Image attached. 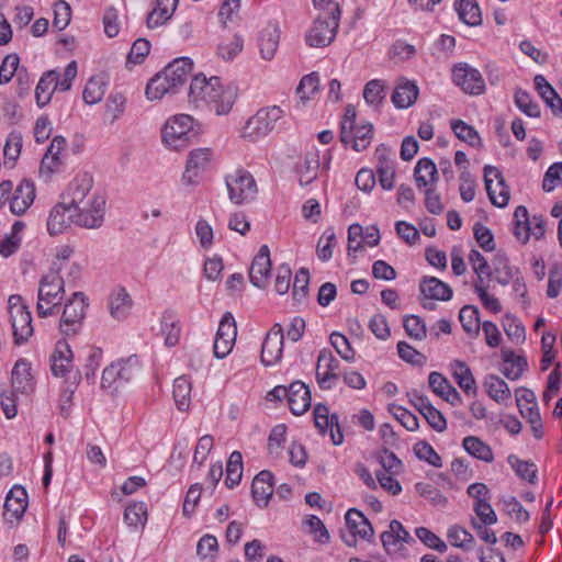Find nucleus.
I'll return each mask as SVG.
<instances>
[{"instance_id": "aec40b11", "label": "nucleus", "mask_w": 562, "mask_h": 562, "mask_svg": "<svg viewBox=\"0 0 562 562\" xmlns=\"http://www.w3.org/2000/svg\"><path fill=\"white\" fill-rule=\"evenodd\" d=\"M271 272L270 250L267 245L260 247L254 258L249 269V280L251 284L259 289H265L268 284Z\"/></svg>"}, {"instance_id": "e433bc0d", "label": "nucleus", "mask_w": 562, "mask_h": 562, "mask_svg": "<svg viewBox=\"0 0 562 562\" xmlns=\"http://www.w3.org/2000/svg\"><path fill=\"white\" fill-rule=\"evenodd\" d=\"M452 375L460 386L467 394H476V382L468 367V364L460 360H454L451 363Z\"/></svg>"}, {"instance_id": "f8f14e48", "label": "nucleus", "mask_w": 562, "mask_h": 562, "mask_svg": "<svg viewBox=\"0 0 562 562\" xmlns=\"http://www.w3.org/2000/svg\"><path fill=\"white\" fill-rule=\"evenodd\" d=\"M237 326L233 315L227 312L223 315L214 340L213 352L218 359L228 356L235 345Z\"/></svg>"}, {"instance_id": "603ef678", "label": "nucleus", "mask_w": 562, "mask_h": 562, "mask_svg": "<svg viewBox=\"0 0 562 562\" xmlns=\"http://www.w3.org/2000/svg\"><path fill=\"white\" fill-rule=\"evenodd\" d=\"M448 540L451 546L463 550H470L474 544V537L461 526H452L448 530Z\"/></svg>"}, {"instance_id": "cd10ccee", "label": "nucleus", "mask_w": 562, "mask_h": 562, "mask_svg": "<svg viewBox=\"0 0 562 562\" xmlns=\"http://www.w3.org/2000/svg\"><path fill=\"white\" fill-rule=\"evenodd\" d=\"M350 533L370 541L374 536V529L367 517L358 509L351 508L345 516Z\"/></svg>"}, {"instance_id": "79ce46f5", "label": "nucleus", "mask_w": 562, "mask_h": 562, "mask_svg": "<svg viewBox=\"0 0 562 562\" xmlns=\"http://www.w3.org/2000/svg\"><path fill=\"white\" fill-rule=\"evenodd\" d=\"M454 8L465 24L474 26L481 23V11L475 0H457Z\"/></svg>"}, {"instance_id": "052dcab7", "label": "nucleus", "mask_w": 562, "mask_h": 562, "mask_svg": "<svg viewBox=\"0 0 562 562\" xmlns=\"http://www.w3.org/2000/svg\"><path fill=\"white\" fill-rule=\"evenodd\" d=\"M508 462L518 476L530 483H535L537 479V468L535 463L520 460L515 456H509Z\"/></svg>"}, {"instance_id": "6e6d98bb", "label": "nucleus", "mask_w": 562, "mask_h": 562, "mask_svg": "<svg viewBox=\"0 0 562 562\" xmlns=\"http://www.w3.org/2000/svg\"><path fill=\"white\" fill-rule=\"evenodd\" d=\"M459 319L463 329L469 334L480 330L479 310L473 305H465L460 310Z\"/></svg>"}, {"instance_id": "bb28decb", "label": "nucleus", "mask_w": 562, "mask_h": 562, "mask_svg": "<svg viewBox=\"0 0 562 562\" xmlns=\"http://www.w3.org/2000/svg\"><path fill=\"white\" fill-rule=\"evenodd\" d=\"M273 475L270 471L263 470L258 473L251 484V493L254 501L260 507L268 505L270 497L273 494Z\"/></svg>"}, {"instance_id": "f704fd0d", "label": "nucleus", "mask_w": 562, "mask_h": 562, "mask_svg": "<svg viewBox=\"0 0 562 562\" xmlns=\"http://www.w3.org/2000/svg\"><path fill=\"white\" fill-rule=\"evenodd\" d=\"M319 154L317 150L308 151L303 161L297 165L299 181L301 186L313 182L318 175Z\"/></svg>"}, {"instance_id": "412c9836", "label": "nucleus", "mask_w": 562, "mask_h": 562, "mask_svg": "<svg viewBox=\"0 0 562 562\" xmlns=\"http://www.w3.org/2000/svg\"><path fill=\"white\" fill-rule=\"evenodd\" d=\"M314 420L315 426L319 429L322 434H325L329 429L330 438L334 445L338 446L342 442L344 436L338 425V417L337 415L329 416V411L327 406L322 404L315 406Z\"/></svg>"}, {"instance_id": "5fc2aeb1", "label": "nucleus", "mask_w": 562, "mask_h": 562, "mask_svg": "<svg viewBox=\"0 0 562 562\" xmlns=\"http://www.w3.org/2000/svg\"><path fill=\"white\" fill-rule=\"evenodd\" d=\"M126 99L121 93L110 94L105 103V119L113 124L122 116L125 110Z\"/></svg>"}, {"instance_id": "49530a36", "label": "nucleus", "mask_w": 562, "mask_h": 562, "mask_svg": "<svg viewBox=\"0 0 562 562\" xmlns=\"http://www.w3.org/2000/svg\"><path fill=\"white\" fill-rule=\"evenodd\" d=\"M243 475V456L239 451H233L226 464L225 484L228 488L237 485Z\"/></svg>"}, {"instance_id": "dca6fc26", "label": "nucleus", "mask_w": 562, "mask_h": 562, "mask_svg": "<svg viewBox=\"0 0 562 562\" xmlns=\"http://www.w3.org/2000/svg\"><path fill=\"white\" fill-rule=\"evenodd\" d=\"M484 182L491 202L498 207L506 206L509 200V191L505 186L502 172L496 167L485 166Z\"/></svg>"}, {"instance_id": "f257e3e1", "label": "nucleus", "mask_w": 562, "mask_h": 562, "mask_svg": "<svg viewBox=\"0 0 562 562\" xmlns=\"http://www.w3.org/2000/svg\"><path fill=\"white\" fill-rule=\"evenodd\" d=\"M189 102L196 109H210L217 115L227 114L235 103L236 89L224 87L220 77L206 78L203 74L195 75L189 87Z\"/></svg>"}, {"instance_id": "20e7f679", "label": "nucleus", "mask_w": 562, "mask_h": 562, "mask_svg": "<svg viewBox=\"0 0 562 562\" xmlns=\"http://www.w3.org/2000/svg\"><path fill=\"white\" fill-rule=\"evenodd\" d=\"M282 117L283 110L280 106L262 108L246 121L240 136L249 142H256L271 133Z\"/></svg>"}, {"instance_id": "774afa93", "label": "nucleus", "mask_w": 562, "mask_h": 562, "mask_svg": "<svg viewBox=\"0 0 562 562\" xmlns=\"http://www.w3.org/2000/svg\"><path fill=\"white\" fill-rule=\"evenodd\" d=\"M389 412L409 431H415L418 428L417 417L405 409L404 407L391 404Z\"/></svg>"}, {"instance_id": "39448f33", "label": "nucleus", "mask_w": 562, "mask_h": 562, "mask_svg": "<svg viewBox=\"0 0 562 562\" xmlns=\"http://www.w3.org/2000/svg\"><path fill=\"white\" fill-rule=\"evenodd\" d=\"M225 184L229 201L236 205L250 203L258 193V186L254 176L243 168L227 173Z\"/></svg>"}, {"instance_id": "8fccbe9b", "label": "nucleus", "mask_w": 562, "mask_h": 562, "mask_svg": "<svg viewBox=\"0 0 562 562\" xmlns=\"http://www.w3.org/2000/svg\"><path fill=\"white\" fill-rule=\"evenodd\" d=\"M124 521L130 527H144L147 521V507L143 502L130 504L124 510Z\"/></svg>"}, {"instance_id": "680f3d73", "label": "nucleus", "mask_w": 562, "mask_h": 562, "mask_svg": "<svg viewBox=\"0 0 562 562\" xmlns=\"http://www.w3.org/2000/svg\"><path fill=\"white\" fill-rule=\"evenodd\" d=\"M414 452L419 460L426 461L435 468L442 467L441 457L426 441H419L414 446Z\"/></svg>"}, {"instance_id": "37998d69", "label": "nucleus", "mask_w": 562, "mask_h": 562, "mask_svg": "<svg viewBox=\"0 0 562 562\" xmlns=\"http://www.w3.org/2000/svg\"><path fill=\"white\" fill-rule=\"evenodd\" d=\"M386 98V86L380 79H373L367 82L363 89V99L364 101L378 109Z\"/></svg>"}, {"instance_id": "6e6552de", "label": "nucleus", "mask_w": 562, "mask_h": 562, "mask_svg": "<svg viewBox=\"0 0 562 562\" xmlns=\"http://www.w3.org/2000/svg\"><path fill=\"white\" fill-rule=\"evenodd\" d=\"M8 305L14 340L16 345H21L33 334L32 316L21 295H10Z\"/></svg>"}, {"instance_id": "7c9ffc66", "label": "nucleus", "mask_w": 562, "mask_h": 562, "mask_svg": "<svg viewBox=\"0 0 562 562\" xmlns=\"http://www.w3.org/2000/svg\"><path fill=\"white\" fill-rule=\"evenodd\" d=\"M419 290L429 300L448 301L452 297L451 288L435 277H425L419 284Z\"/></svg>"}, {"instance_id": "f03ea898", "label": "nucleus", "mask_w": 562, "mask_h": 562, "mask_svg": "<svg viewBox=\"0 0 562 562\" xmlns=\"http://www.w3.org/2000/svg\"><path fill=\"white\" fill-rule=\"evenodd\" d=\"M63 267L53 263V267L45 273L38 285L36 312L40 317H47L55 314L56 308L64 297V280L60 276Z\"/></svg>"}, {"instance_id": "72a5a7b5", "label": "nucleus", "mask_w": 562, "mask_h": 562, "mask_svg": "<svg viewBox=\"0 0 562 562\" xmlns=\"http://www.w3.org/2000/svg\"><path fill=\"white\" fill-rule=\"evenodd\" d=\"M27 508V493L20 485L13 486L7 495L4 509L15 519H20Z\"/></svg>"}, {"instance_id": "c9c22d12", "label": "nucleus", "mask_w": 562, "mask_h": 562, "mask_svg": "<svg viewBox=\"0 0 562 562\" xmlns=\"http://www.w3.org/2000/svg\"><path fill=\"white\" fill-rule=\"evenodd\" d=\"M414 178L418 188L432 186L438 179L435 162L429 158H422L414 168Z\"/></svg>"}, {"instance_id": "c756f323", "label": "nucleus", "mask_w": 562, "mask_h": 562, "mask_svg": "<svg viewBox=\"0 0 562 562\" xmlns=\"http://www.w3.org/2000/svg\"><path fill=\"white\" fill-rule=\"evenodd\" d=\"M418 92L419 89L414 81L404 79L395 87L392 102L397 109H407L416 102Z\"/></svg>"}, {"instance_id": "5701e85b", "label": "nucleus", "mask_w": 562, "mask_h": 562, "mask_svg": "<svg viewBox=\"0 0 562 562\" xmlns=\"http://www.w3.org/2000/svg\"><path fill=\"white\" fill-rule=\"evenodd\" d=\"M193 61L188 57L177 58L164 68L162 74L175 87L176 91L179 87L183 86L191 74Z\"/></svg>"}, {"instance_id": "a18cd8bd", "label": "nucleus", "mask_w": 562, "mask_h": 562, "mask_svg": "<svg viewBox=\"0 0 562 562\" xmlns=\"http://www.w3.org/2000/svg\"><path fill=\"white\" fill-rule=\"evenodd\" d=\"M172 394L178 409L188 411L191 403V382L186 376L175 380Z\"/></svg>"}, {"instance_id": "4c0bfd02", "label": "nucleus", "mask_w": 562, "mask_h": 562, "mask_svg": "<svg viewBox=\"0 0 562 562\" xmlns=\"http://www.w3.org/2000/svg\"><path fill=\"white\" fill-rule=\"evenodd\" d=\"M176 89L170 85V81L162 74V71L156 74L146 86V97L148 100H160L166 94L176 93Z\"/></svg>"}, {"instance_id": "338daca9", "label": "nucleus", "mask_w": 562, "mask_h": 562, "mask_svg": "<svg viewBox=\"0 0 562 562\" xmlns=\"http://www.w3.org/2000/svg\"><path fill=\"white\" fill-rule=\"evenodd\" d=\"M308 283H310V272L305 268H301L295 277L293 282V291L292 295L293 299L297 302H302L306 295L308 290Z\"/></svg>"}, {"instance_id": "c85d7f7f", "label": "nucleus", "mask_w": 562, "mask_h": 562, "mask_svg": "<svg viewBox=\"0 0 562 562\" xmlns=\"http://www.w3.org/2000/svg\"><path fill=\"white\" fill-rule=\"evenodd\" d=\"M13 392L26 394L33 390L31 364L25 359L15 362L11 378Z\"/></svg>"}, {"instance_id": "4be33fe9", "label": "nucleus", "mask_w": 562, "mask_h": 562, "mask_svg": "<svg viewBox=\"0 0 562 562\" xmlns=\"http://www.w3.org/2000/svg\"><path fill=\"white\" fill-rule=\"evenodd\" d=\"M280 27L277 23H269L258 36L260 57L265 60H272L280 42Z\"/></svg>"}, {"instance_id": "ddd939ff", "label": "nucleus", "mask_w": 562, "mask_h": 562, "mask_svg": "<svg viewBox=\"0 0 562 562\" xmlns=\"http://www.w3.org/2000/svg\"><path fill=\"white\" fill-rule=\"evenodd\" d=\"M381 542L387 554L396 555L405 550L406 544H413L416 540L401 521L394 519L390 521L389 528L381 533Z\"/></svg>"}, {"instance_id": "a19ab883", "label": "nucleus", "mask_w": 562, "mask_h": 562, "mask_svg": "<svg viewBox=\"0 0 562 562\" xmlns=\"http://www.w3.org/2000/svg\"><path fill=\"white\" fill-rule=\"evenodd\" d=\"M56 70L45 72L35 89V99L38 106H45L52 99L55 88Z\"/></svg>"}, {"instance_id": "b1692460", "label": "nucleus", "mask_w": 562, "mask_h": 562, "mask_svg": "<svg viewBox=\"0 0 562 562\" xmlns=\"http://www.w3.org/2000/svg\"><path fill=\"white\" fill-rule=\"evenodd\" d=\"M35 199V186L29 180H23L15 189L10 201V210L15 215H22L32 205Z\"/></svg>"}, {"instance_id": "c03bdc74", "label": "nucleus", "mask_w": 562, "mask_h": 562, "mask_svg": "<svg viewBox=\"0 0 562 562\" xmlns=\"http://www.w3.org/2000/svg\"><path fill=\"white\" fill-rule=\"evenodd\" d=\"M462 446L464 450L470 453L472 457L485 461L492 462L494 457L492 449L485 442H483L480 438L474 436H468L463 439Z\"/></svg>"}, {"instance_id": "09e8293b", "label": "nucleus", "mask_w": 562, "mask_h": 562, "mask_svg": "<svg viewBox=\"0 0 562 562\" xmlns=\"http://www.w3.org/2000/svg\"><path fill=\"white\" fill-rule=\"evenodd\" d=\"M243 37L234 34L218 44L217 55L224 60H233L243 50Z\"/></svg>"}, {"instance_id": "a211bd4d", "label": "nucleus", "mask_w": 562, "mask_h": 562, "mask_svg": "<svg viewBox=\"0 0 562 562\" xmlns=\"http://www.w3.org/2000/svg\"><path fill=\"white\" fill-rule=\"evenodd\" d=\"M283 328L276 324L266 335L261 348V361L265 366L276 364L283 352Z\"/></svg>"}, {"instance_id": "9b49d317", "label": "nucleus", "mask_w": 562, "mask_h": 562, "mask_svg": "<svg viewBox=\"0 0 562 562\" xmlns=\"http://www.w3.org/2000/svg\"><path fill=\"white\" fill-rule=\"evenodd\" d=\"M50 370L56 378L65 380L71 379L75 384L80 381V373L74 372V355L69 345L60 340L56 344V347L50 356Z\"/></svg>"}, {"instance_id": "864d4df0", "label": "nucleus", "mask_w": 562, "mask_h": 562, "mask_svg": "<svg viewBox=\"0 0 562 562\" xmlns=\"http://www.w3.org/2000/svg\"><path fill=\"white\" fill-rule=\"evenodd\" d=\"M105 93V83L102 78L92 77L88 80L82 98L87 104H95L100 102Z\"/></svg>"}, {"instance_id": "4468645a", "label": "nucleus", "mask_w": 562, "mask_h": 562, "mask_svg": "<svg viewBox=\"0 0 562 562\" xmlns=\"http://www.w3.org/2000/svg\"><path fill=\"white\" fill-rule=\"evenodd\" d=\"M213 151L211 148H196L189 153L186 169L182 175V182L188 186L199 183L201 175L207 170Z\"/></svg>"}, {"instance_id": "393cba45", "label": "nucleus", "mask_w": 562, "mask_h": 562, "mask_svg": "<svg viewBox=\"0 0 562 562\" xmlns=\"http://www.w3.org/2000/svg\"><path fill=\"white\" fill-rule=\"evenodd\" d=\"M66 201L56 204L47 218V231L54 236L63 233L72 222V210H69Z\"/></svg>"}, {"instance_id": "de8ad7c7", "label": "nucleus", "mask_w": 562, "mask_h": 562, "mask_svg": "<svg viewBox=\"0 0 562 562\" xmlns=\"http://www.w3.org/2000/svg\"><path fill=\"white\" fill-rule=\"evenodd\" d=\"M161 334L165 336V345L173 347L179 342V321L172 313H165L161 319Z\"/></svg>"}, {"instance_id": "0e129e2a", "label": "nucleus", "mask_w": 562, "mask_h": 562, "mask_svg": "<svg viewBox=\"0 0 562 562\" xmlns=\"http://www.w3.org/2000/svg\"><path fill=\"white\" fill-rule=\"evenodd\" d=\"M403 326L406 334L416 340L426 338L427 329L425 323L416 315H409L404 318Z\"/></svg>"}, {"instance_id": "bf43d9fd", "label": "nucleus", "mask_w": 562, "mask_h": 562, "mask_svg": "<svg viewBox=\"0 0 562 562\" xmlns=\"http://www.w3.org/2000/svg\"><path fill=\"white\" fill-rule=\"evenodd\" d=\"M337 239L333 228H327L321 236L316 254L319 260L328 261L333 256V248L336 246Z\"/></svg>"}, {"instance_id": "473e14b6", "label": "nucleus", "mask_w": 562, "mask_h": 562, "mask_svg": "<svg viewBox=\"0 0 562 562\" xmlns=\"http://www.w3.org/2000/svg\"><path fill=\"white\" fill-rule=\"evenodd\" d=\"M535 86L552 113L562 119V99L542 75L535 77Z\"/></svg>"}, {"instance_id": "2f4dec72", "label": "nucleus", "mask_w": 562, "mask_h": 562, "mask_svg": "<svg viewBox=\"0 0 562 562\" xmlns=\"http://www.w3.org/2000/svg\"><path fill=\"white\" fill-rule=\"evenodd\" d=\"M483 386L487 395L498 404H507L512 400L508 384L496 374H487Z\"/></svg>"}, {"instance_id": "6ab92c4d", "label": "nucleus", "mask_w": 562, "mask_h": 562, "mask_svg": "<svg viewBox=\"0 0 562 562\" xmlns=\"http://www.w3.org/2000/svg\"><path fill=\"white\" fill-rule=\"evenodd\" d=\"M373 136V125L371 123L356 124L348 128L340 126V140L345 145H350L356 151H361L371 144Z\"/></svg>"}, {"instance_id": "ea45409f", "label": "nucleus", "mask_w": 562, "mask_h": 562, "mask_svg": "<svg viewBox=\"0 0 562 562\" xmlns=\"http://www.w3.org/2000/svg\"><path fill=\"white\" fill-rule=\"evenodd\" d=\"M503 356L502 373L512 381L518 380L527 368L526 359L521 356H515L513 351H503Z\"/></svg>"}, {"instance_id": "423d86ee", "label": "nucleus", "mask_w": 562, "mask_h": 562, "mask_svg": "<svg viewBox=\"0 0 562 562\" xmlns=\"http://www.w3.org/2000/svg\"><path fill=\"white\" fill-rule=\"evenodd\" d=\"M193 130V117L188 114H177L165 123L162 143L173 150H180L189 145L190 133Z\"/></svg>"}, {"instance_id": "2eb2a0df", "label": "nucleus", "mask_w": 562, "mask_h": 562, "mask_svg": "<svg viewBox=\"0 0 562 562\" xmlns=\"http://www.w3.org/2000/svg\"><path fill=\"white\" fill-rule=\"evenodd\" d=\"M102 195L100 192L93 190V178L89 173H80L74 178L68 184L66 192L64 193V201L70 206L78 204H85L86 200H90L88 196Z\"/></svg>"}, {"instance_id": "1a4fd4ad", "label": "nucleus", "mask_w": 562, "mask_h": 562, "mask_svg": "<svg viewBox=\"0 0 562 562\" xmlns=\"http://www.w3.org/2000/svg\"><path fill=\"white\" fill-rule=\"evenodd\" d=\"M86 301V295L82 292H75L65 304L59 325L64 335L74 336L80 330L88 306Z\"/></svg>"}, {"instance_id": "3c124183", "label": "nucleus", "mask_w": 562, "mask_h": 562, "mask_svg": "<svg viewBox=\"0 0 562 562\" xmlns=\"http://www.w3.org/2000/svg\"><path fill=\"white\" fill-rule=\"evenodd\" d=\"M319 90V76L317 72H312L304 76L297 88L296 93L300 97V100L305 103L314 98V95Z\"/></svg>"}, {"instance_id": "4d7b16f0", "label": "nucleus", "mask_w": 562, "mask_h": 562, "mask_svg": "<svg viewBox=\"0 0 562 562\" xmlns=\"http://www.w3.org/2000/svg\"><path fill=\"white\" fill-rule=\"evenodd\" d=\"M514 101L516 106L526 115L530 117L540 116V108L538 103L533 102L531 95L527 91L517 89L514 94Z\"/></svg>"}, {"instance_id": "9d476101", "label": "nucleus", "mask_w": 562, "mask_h": 562, "mask_svg": "<svg viewBox=\"0 0 562 562\" xmlns=\"http://www.w3.org/2000/svg\"><path fill=\"white\" fill-rule=\"evenodd\" d=\"M452 81L467 94L481 95L485 92L483 76L467 63H460L453 67Z\"/></svg>"}, {"instance_id": "7ed1b4c3", "label": "nucleus", "mask_w": 562, "mask_h": 562, "mask_svg": "<svg viewBox=\"0 0 562 562\" xmlns=\"http://www.w3.org/2000/svg\"><path fill=\"white\" fill-rule=\"evenodd\" d=\"M328 5L327 9H318L321 12L306 34V42L312 47L327 46L336 36L340 8L338 2H329Z\"/></svg>"}, {"instance_id": "a878e982", "label": "nucleus", "mask_w": 562, "mask_h": 562, "mask_svg": "<svg viewBox=\"0 0 562 562\" xmlns=\"http://www.w3.org/2000/svg\"><path fill=\"white\" fill-rule=\"evenodd\" d=\"M290 411L300 416L304 414L311 406L310 389L301 381L290 384V395L288 398Z\"/></svg>"}, {"instance_id": "58836bf2", "label": "nucleus", "mask_w": 562, "mask_h": 562, "mask_svg": "<svg viewBox=\"0 0 562 562\" xmlns=\"http://www.w3.org/2000/svg\"><path fill=\"white\" fill-rule=\"evenodd\" d=\"M131 307L132 299L125 289L120 288L111 294L109 308L112 317L119 321L125 318L128 315Z\"/></svg>"}, {"instance_id": "13d9d810", "label": "nucleus", "mask_w": 562, "mask_h": 562, "mask_svg": "<svg viewBox=\"0 0 562 562\" xmlns=\"http://www.w3.org/2000/svg\"><path fill=\"white\" fill-rule=\"evenodd\" d=\"M451 128L456 136L468 143L471 146H476L480 144V136L473 126L467 124L462 120H456L451 122Z\"/></svg>"}, {"instance_id": "0eeeda50", "label": "nucleus", "mask_w": 562, "mask_h": 562, "mask_svg": "<svg viewBox=\"0 0 562 562\" xmlns=\"http://www.w3.org/2000/svg\"><path fill=\"white\" fill-rule=\"evenodd\" d=\"M85 204L71 207L72 222L85 228L94 229L103 224L105 213V198L103 195L88 196Z\"/></svg>"}, {"instance_id": "f3484780", "label": "nucleus", "mask_w": 562, "mask_h": 562, "mask_svg": "<svg viewBox=\"0 0 562 562\" xmlns=\"http://www.w3.org/2000/svg\"><path fill=\"white\" fill-rule=\"evenodd\" d=\"M338 360L328 349H322L317 357L316 379L321 389L327 390L338 380Z\"/></svg>"}, {"instance_id": "e2e57ef3", "label": "nucleus", "mask_w": 562, "mask_h": 562, "mask_svg": "<svg viewBox=\"0 0 562 562\" xmlns=\"http://www.w3.org/2000/svg\"><path fill=\"white\" fill-rule=\"evenodd\" d=\"M330 344L337 353L346 361L351 362L355 360V351L350 346L348 338L340 333H333L330 335Z\"/></svg>"}, {"instance_id": "69168bd1", "label": "nucleus", "mask_w": 562, "mask_h": 562, "mask_svg": "<svg viewBox=\"0 0 562 562\" xmlns=\"http://www.w3.org/2000/svg\"><path fill=\"white\" fill-rule=\"evenodd\" d=\"M417 538L428 548L440 553L447 551V544L437 535L425 527H418L415 530Z\"/></svg>"}]
</instances>
